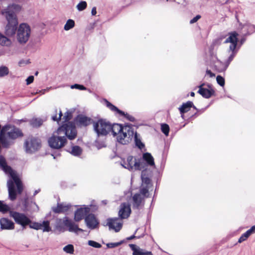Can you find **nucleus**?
I'll return each mask as SVG.
<instances>
[{
  "instance_id": "obj_1",
  "label": "nucleus",
  "mask_w": 255,
  "mask_h": 255,
  "mask_svg": "<svg viewBox=\"0 0 255 255\" xmlns=\"http://www.w3.org/2000/svg\"><path fill=\"white\" fill-rule=\"evenodd\" d=\"M56 133L57 135H53L48 140L50 146L55 149L61 148L65 145L67 141L66 136L71 140L75 138L77 134L75 127L69 124L59 127Z\"/></svg>"
},
{
  "instance_id": "obj_2",
  "label": "nucleus",
  "mask_w": 255,
  "mask_h": 255,
  "mask_svg": "<svg viewBox=\"0 0 255 255\" xmlns=\"http://www.w3.org/2000/svg\"><path fill=\"white\" fill-rule=\"evenodd\" d=\"M0 168L5 173L8 174L12 179L7 181V185L9 198L11 201H13L16 198L14 183L16 184L18 194H21L23 190L22 183L16 173L7 165L6 160L2 156H0Z\"/></svg>"
},
{
  "instance_id": "obj_3",
  "label": "nucleus",
  "mask_w": 255,
  "mask_h": 255,
  "mask_svg": "<svg viewBox=\"0 0 255 255\" xmlns=\"http://www.w3.org/2000/svg\"><path fill=\"white\" fill-rule=\"evenodd\" d=\"M23 135L20 129L11 125H6L0 130V141L2 146L8 147L13 143V140Z\"/></svg>"
},
{
  "instance_id": "obj_4",
  "label": "nucleus",
  "mask_w": 255,
  "mask_h": 255,
  "mask_svg": "<svg viewBox=\"0 0 255 255\" xmlns=\"http://www.w3.org/2000/svg\"><path fill=\"white\" fill-rule=\"evenodd\" d=\"M134 131L129 126L123 127L115 124L113 125V135L116 136L117 141L122 144L129 143L133 138Z\"/></svg>"
},
{
  "instance_id": "obj_5",
  "label": "nucleus",
  "mask_w": 255,
  "mask_h": 255,
  "mask_svg": "<svg viewBox=\"0 0 255 255\" xmlns=\"http://www.w3.org/2000/svg\"><path fill=\"white\" fill-rule=\"evenodd\" d=\"M31 33L30 26L25 23L19 24L17 30L16 38L21 44H26L29 40Z\"/></svg>"
},
{
  "instance_id": "obj_6",
  "label": "nucleus",
  "mask_w": 255,
  "mask_h": 255,
  "mask_svg": "<svg viewBox=\"0 0 255 255\" xmlns=\"http://www.w3.org/2000/svg\"><path fill=\"white\" fill-rule=\"evenodd\" d=\"M238 34L236 32H233L230 34V36L228 38H227L225 41V43H231V44L229 47V52H231L228 61L227 62V64L225 67L223 68V70H225L227 68L229 64L232 61L233 58H234L236 51H235L236 47L237 46V42H238V38L237 36Z\"/></svg>"
},
{
  "instance_id": "obj_7",
  "label": "nucleus",
  "mask_w": 255,
  "mask_h": 255,
  "mask_svg": "<svg viewBox=\"0 0 255 255\" xmlns=\"http://www.w3.org/2000/svg\"><path fill=\"white\" fill-rule=\"evenodd\" d=\"M7 20V24L5 27L4 32L7 36H13L17 30L18 20L16 16L8 14L5 16Z\"/></svg>"
},
{
  "instance_id": "obj_8",
  "label": "nucleus",
  "mask_w": 255,
  "mask_h": 255,
  "mask_svg": "<svg viewBox=\"0 0 255 255\" xmlns=\"http://www.w3.org/2000/svg\"><path fill=\"white\" fill-rule=\"evenodd\" d=\"M94 130L98 136L105 135L110 131L113 133V125L104 120H100L93 125Z\"/></svg>"
},
{
  "instance_id": "obj_9",
  "label": "nucleus",
  "mask_w": 255,
  "mask_h": 255,
  "mask_svg": "<svg viewBox=\"0 0 255 255\" xmlns=\"http://www.w3.org/2000/svg\"><path fill=\"white\" fill-rule=\"evenodd\" d=\"M24 146L26 153H32L39 149L40 142L39 139L29 137L25 140Z\"/></svg>"
},
{
  "instance_id": "obj_10",
  "label": "nucleus",
  "mask_w": 255,
  "mask_h": 255,
  "mask_svg": "<svg viewBox=\"0 0 255 255\" xmlns=\"http://www.w3.org/2000/svg\"><path fill=\"white\" fill-rule=\"evenodd\" d=\"M10 215L17 224L23 227L26 226L31 223L30 220L23 214L10 211Z\"/></svg>"
},
{
  "instance_id": "obj_11",
  "label": "nucleus",
  "mask_w": 255,
  "mask_h": 255,
  "mask_svg": "<svg viewBox=\"0 0 255 255\" xmlns=\"http://www.w3.org/2000/svg\"><path fill=\"white\" fill-rule=\"evenodd\" d=\"M121 165L129 170H141L142 168L140 162L137 161L136 159L132 156H128L127 161L122 163Z\"/></svg>"
},
{
  "instance_id": "obj_12",
  "label": "nucleus",
  "mask_w": 255,
  "mask_h": 255,
  "mask_svg": "<svg viewBox=\"0 0 255 255\" xmlns=\"http://www.w3.org/2000/svg\"><path fill=\"white\" fill-rule=\"evenodd\" d=\"M29 227L36 230H41L43 232H49L51 231L49 221H43L41 223L34 222L29 225Z\"/></svg>"
},
{
  "instance_id": "obj_13",
  "label": "nucleus",
  "mask_w": 255,
  "mask_h": 255,
  "mask_svg": "<svg viewBox=\"0 0 255 255\" xmlns=\"http://www.w3.org/2000/svg\"><path fill=\"white\" fill-rule=\"evenodd\" d=\"M123 224V221L119 218H110L107 220V225L109 226L110 229H113L116 232L121 230Z\"/></svg>"
},
{
  "instance_id": "obj_14",
  "label": "nucleus",
  "mask_w": 255,
  "mask_h": 255,
  "mask_svg": "<svg viewBox=\"0 0 255 255\" xmlns=\"http://www.w3.org/2000/svg\"><path fill=\"white\" fill-rule=\"evenodd\" d=\"M85 222L87 227L91 230L98 228L99 224L95 216L92 214H89L85 217Z\"/></svg>"
},
{
  "instance_id": "obj_15",
  "label": "nucleus",
  "mask_w": 255,
  "mask_h": 255,
  "mask_svg": "<svg viewBox=\"0 0 255 255\" xmlns=\"http://www.w3.org/2000/svg\"><path fill=\"white\" fill-rule=\"evenodd\" d=\"M63 223L65 226L68 228V231L70 232L78 234V232L84 231L83 229L79 228L77 224L67 217H65L63 219Z\"/></svg>"
},
{
  "instance_id": "obj_16",
  "label": "nucleus",
  "mask_w": 255,
  "mask_h": 255,
  "mask_svg": "<svg viewBox=\"0 0 255 255\" xmlns=\"http://www.w3.org/2000/svg\"><path fill=\"white\" fill-rule=\"evenodd\" d=\"M205 86L204 84L199 86V90L198 93L202 95L205 98H209L214 93V90L212 88L211 86L207 85L208 88L204 87Z\"/></svg>"
},
{
  "instance_id": "obj_17",
  "label": "nucleus",
  "mask_w": 255,
  "mask_h": 255,
  "mask_svg": "<svg viewBox=\"0 0 255 255\" xmlns=\"http://www.w3.org/2000/svg\"><path fill=\"white\" fill-rule=\"evenodd\" d=\"M131 213L130 205L128 203H124L120 206V209L119 211V215L122 219H126L129 217Z\"/></svg>"
},
{
  "instance_id": "obj_18",
  "label": "nucleus",
  "mask_w": 255,
  "mask_h": 255,
  "mask_svg": "<svg viewBox=\"0 0 255 255\" xmlns=\"http://www.w3.org/2000/svg\"><path fill=\"white\" fill-rule=\"evenodd\" d=\"M21 9V6L18 4H13L9 5L6 9L2 10L1 13L5 16H7L8 14L16 16V13L19 11Z\"/></svg>"
},
{
  "instance_id": "obj_19",
  "label": "nucleus",
  "mask_w": 255,
  "mask_h": 255,
  "mask_svg": "<svg viewBox=\"0 0 255 255\" xmlns=\"http://www.w3.org/2000/svg\"><path fill=\"white\" fill-rule=\"evenodd\" d=\"M89 212L90 208L88 207L81 208L77 209L75 212L74 220L76 222L81 221Z\"/></svg>"
},
{
  "instance_id": "obj_20",
  "label": "nucleus",
  "mask_w": 255,
  "mask_h": 255,
  "mask_svg": "<svg viewBox=\"0 0 255 255\" xmlns=\"http://www.w3.org/2000/svg\"><path fill=\"white\" fill-rule=\"evenodd\" d=\"M0 225L1 230H12L14 228V223L5 218L0 219Z\"/></svg>"
},
{
  "instance_id": "obj_21",
  "label": "nucleus",
  "mask_w": 255,
  "mask_h": 255,
  "mask_svg": "<svg viewBox=\"0 0 255 255\" xmlns=\"http://www.w3.org/2000/svg\"><path fill=\"white\" fill-rule=\"evenodd\" d=\"M75 122L79 126L86 127L91 123V119L83 115H79L76 118Z\"/></svg>"
},
{
  "instance_id": "obj_22",
  "label": "nucleus",
  "mask_w": 255,
  "mask_h": 255,
  "mask_svg": "<svg viewBox=\"0 0 255 255\" xmlns=\"http://www.w3.org/2000/svg\"><path fill=\"white\" fill-rule=\"evenodd\" d=\"M70 205L69 204L62 203L58 204L56 207H52V211L55 213L65 212L69 210Z\"/></svg>"
},
{
  "instance_id": "obj_23",
  "label": "nucleus",
  "mask_w": 255,
  "mask_h": 255,
  "mask_svg": "<svg viewBox=\"0 0 255 255\" xmlns=\"http://www.w3.org/2000/svg\"><path fill=\"white\" fill-rule=\"evenodd\" d=\"M194 106L192 102L188 101L185 103H183L182 106L179 108V110L180 113L182 115L187 112H188L191 108Z\"/></svg>"
},
{
  "instance_id": "obj_24",
  "label": "nucleus",
  "mask_w": 255,
  "mask_h": 255,
  "mask_svg": "<svg viewBox=\"0 0 255 255\" xmlns=\"http://www.w3.org/2000/svg\"><path fill=\"white\" fill-rule=\"evenodd\" d=\"M104 102L106 106L116 114H118L119 115H125V113L123 111L119 110L117 107L113 105L107 100H104Z\"/></svg>"
},
{
  "instance_id": "obj_25",
  "label": "nucleus",
  "mask_w": 255,
  "mask_h": 255,
  "mask_svg": "<svg viewBox=\"0 0 255 255\" xmlns=\"http://www.w3.org/2000/svg\"><path fill=\"white\" fill-rule=\"evenodd\" d=\"M143 159L150 166L154 165V158L151 154L148 152H146L143 154Z\"/></svg>"
},
{
  "instance_id": "obj_26",
  "label": "nucleus",
  "mask_w": 255,
  "mask_h": 255,
  "mask_svg": "<svg viewBox=\"0 0 255 255\" xmlns=\"http://www.w3.org/2000/svg\"><path fill=\"white\" fill-rule=\"evenodd\" d=\"M133 206L134 208H138L141 204L143 198L140 194H135L133 196Z\"/></svg>"
},
{
  "instance_id": "obj_27",
  "label": "nucleus",
  "mask_w": 255,
  "mask_h": 255,
  "mask_svg": "<svg viewBox=\"0 0 255 255\" xmlns=\"http://www.w3.org/2000/svg\"><path fill=\"white\" fill-rule=\"evenodd\" d=\"M44 122L41 118H33L30 121V125L34 128H37L41 126Z\"/></svg>"
},
{
  "instance_id": "obj_28",
  "label": "nucleus",
  "mask_w": 255,
  "mask_h": 255,
  "mask_svg": "<svg viewBox=\"0 0 255 255\" xmlns=\"http://www.w3.org/2000/svg\"><path fill=\"white\" fill-rule=\"evenodd\" d=\"M0 44L2 46H9L11 44V40L0 33Z\"/></svg>"
},
{
  "instance_id": "obj_29",
  "label": "nucleus",
  "mask_w": 255,
  "mask_h": 255,
  "mask_svg": "<svg viewBox=\"0 0 255 255\" xmlns=\"http://www.w3.org/2000/svg\"><path fill=\"white\" fill-rule=\"evenodd\" d=\"M129 246L133 251L132 255H142V249L134 244H129Z\"/></svg>"
},
{
  "instance_id": "obj_30",
  "label": "nucleus",
  "mask_w": 255,
  "mask_h": 255,
  "mask_svg": "<svg viewBox=\"0 0 255 255\" xmlns=\"http://www.w3.org/2000/svg\"><path fill=\"white\" fill-rule=\"evenodd\" d=\"M11 208L7 204H5L3 201L0 200V212L4 214L8 212H10Z\"/></svg>"
},
{
  "instance_id": "obj_31",
  "label": "nucleus",
  "mask_w": 255,
  "mask_h": 255,
  "mask_svg": "<svg viewBox=\"0 0 255 255\" xmlns=\"http://www.w3.org/2000/svg\"><path fill=\"white\" fill-rule=\"evenodd\" d=\"M9 70L8 68L4 65L0 66V77H3L9 74Z\"/></svg>"
},
{
  "instance_id": "obj_32",
  "label": "nucleus",
  "mask_w": 255,
  "mask_h": 255,
  "mask_svg": "<svg viewBox=\"0 0 255 255\" xmlns=\"http://www.w3.org/2000/svg\"><path fill=\"white\" fill-rule=\"evenodd\" d=\"M75 26V22L73 20L69 19H68L66 23H65L64 29V30L68 31L73 27H74Z\"/></svg>"
},
{
  "instance_id": "obj_33",
  "label": "nucleus",
  "mask_w": 255,
  "mask_h": 255,
  "mask_svg": "<svg viewBox=\"0 0 255 255\" xmlns=\"http://www.w3.org/2000/svg\"><path fill=\"white\" fill-rule=\"evenodd\" d=\"M71 154L74 156H78L82 153V149L78 146H74L72 147Z\"/></svg>"
},
{
  "instance_id": "obj_34",
  "label": "nucleus",
  "mask_w": 255,
  "mask_h": 255,
  "mask_svg": "<svg viewBox=\"0 0 255 255\" xmlns=\"http://www.w3.org/2000/svg\"><path fill=\"white\" fill-rule=\"evenodd\" d=\"M133 137L134 138V140L135 142L136 145L139 148L142 149L144 146V145L142 143L141 140L139 139H138L136 133H134Z\"/></svg>"
},
{
  "instance_id": "obj_35",
  "label": "nucleus",
  "mask_w": 255,
  "mask_h": 255,
  "mask_svg": "<svg viewBox=\"0 0 255 255\" xmlns=\"http://www.w3.org/2000/svg\"><path fill=\"white\" fill-rule=\"evenodd\" d=\"M63 251L67 254H73L74 252V247L72 245H68L63 248Z\"/></svg>"
},
{
  "instance_id": "obj_36",
  "label": "nucleus",
  "mask_w": 255,
  "mask_h": 255,
  "mask_svg": "<svg viewBox=\"0 0 255 255\" xmlns=\"http://www.w3.org/2000/svg\"><path fill=\"white\" fill-rule=\"evenodd\" d=\"M87 2L85 1H81L77 5L76 7L79 11H82L87 7Z\"/></svg>"
},
{
  "instance_id": "obj_37",
  "label": "nucleus",
  "mask_w": 255,
  "mask_h": 255,
  "mask_svg": "<svg viewBox=\"0 0 255 255\" xmlns=\"http://www.w3.org/2000/svg\"><path fill=\"white\" fill-rule=\"evenodd\" d=\"M162 132L166 136L168 135L169 131V127L168 125L166 124H162L161 126Z\"/></svg>"
},
{
  "instance_id": "obj_38",
  "label": "nucleus",
  "mask_w": 255,
  "mask_h": 255,
  "mask_svg": "<svg viewBox=\"0 0 255 255\" xmlns=\"http://www.w3.org/2000/svg\"><path fill=\"white\" fill-rule=\"evenodd\" d=\"M250 235H251L249 233V232L248 231H247L246 233L243 234L241 236V237L239 238V239L238 240V242L241 243L243 242V241H246Z\"/></svg>"
},
{
  "instance_id": "obj_39",
  "label": "nucleus",
  "mask_w": 255,
  "mask_h": 255,
  "mask_svg": "<svg viewBox=\"0 0 255 255\" xmlns=\"http://www.w3.org/2000/svg\"><path fill=\"white\" fill-rule=\"evenodd\" d=\"M123 241H120V242H117V243H107L106 244V246L108 248H114L119 246L122 244H123Z\"/></svg>"
},
{
  "instance_id": "obj_40",
  "label": "nucleus",
  "mask_w": 255,
  "mask_h": 255,
  "mask_svg": "<svg viewBox=\"0 0 255 255\" xmlns=\"http://www.w3.org/2000/svg\"><path fill=\"white\" fill-rule=\"evenodd\" d=\"M88 244V245L95 248H100L102 247L100 244L92 240L89 241Z\"/></svg>"
},
{
  "instance_id": "obj_41",
  "label": "nucleus",
  "mask_w": 255,
  "mask_h": 255,
  "mask_svg": "<svg viewBox=\"0 0 255 255\" xmlns=\"http://www.w3.org/2000/svg\"><path fill=\"white\" fill-rule=\"evenodd\" d=\"M216 80H217V82L218 84L219 85H220L221 86L223 87V86H224V85H225V80L223 78V77H222L221 76L218 75V76H217Z\"/></svg>"
},
{
  "instance_id": "obj_42",
  "label": "nucleus",
  "mask_w": 255,
  "mask_h": 255,
  "mask_svg": "<svg viewBox=\"0 0 255 255\" xmlns=\"http://www.w3.org/2000/svg\"><path fill=\"white\" fill-rule=\"evenodd\" d=\"M71 89H77L81 90H85L86 88L83 85H79V84H74L71 86Z\"/></svg>"
},
{
  "instance_id": "obj_43",
  "label": "nucleus",
  "mask_w": 255,
  "mask_h": 255,
  "mask_svg": "<svg viewBox=\"0 0 255 255\" xmlns=\"http://www.w3.org/2000/svg\"><path fill=\"white\" fill-rule=\"evenodd\" d=\"M141 179L142 182L145 183L146 184H147V185L150 183V179L144 176V175L143 174V172H142L141 173Z\"/></svg>"
},
{
  "instance_id": "obj_44",
  "label": "nucleus",
  "mask_w": 255,
  "mask_h": 255,
  "mask_svg": "<svg viewBox=\"0 0 255 255\" xmlns=\"http://www.w3.org/2000/svg\"><path fill=\"white\" fill-rule=\"evenodd\" d=\"M72 117V113L69 111H67L63 117V119L65 122L68 121L71 119Z\"/></svg>"
},
{
  "instance_id": "obj_45",
  "label": "nucleus",
  "mask_w": 255,
  "mask_h": 255,
  "mask_svg": "<svg viewBox=\"0 0 255 255\" xmlns=\"http://www.w3.org/2000/svg\"><path fill=\"white\" fill-rule=\"evenodd\" d=\"M121 116H124L128 120L130 121V122H133L135 120V119L132 116L126 113H125V115H120Z\"/></svg>"
},
{
  "instance_id": "obj_46",
  "label": "nucleus",
  "mask_w": 255,
  "mask_h": 255,
  "mask_svg": "<svg viewBox=\"0 0 255 255\" xmlns=\"http://www.w3.org/2000/svg\"><path fill=\"white\" fill-rule=\"evenodd\" d=\"M148 192V189L147 187H143L140 189V194L144 196H146V194Z\"/></svg>"
},
{
  "instance_id": "obj_47",
  "label": "nucleus",
  "mask_w": 255,
  "mask_h": 255,
  "mask_svg": "<svg viewBox=\"0 0 255 255\" xmlns=\"http://www.w3.org/2000/svg\"><path fill=\"white\" fill-rule=\"evenodd\" d=\"M62 116V112L61 111L59 112V117H57V116H53L52 117V119L54 121H58L60 120L61 118V117Z\"/></svg>"
},
{
  "instance_id": "obj_48",
  "label": "nucleus",
  "mask_w": 255,
  "mask_h": 255,
  "mask_svg": "<svg viewBox=\"0 0 255 255\" xmlns=\"http://www.w3.org/2000/svg\"><path fill=\"white\" fill-rule=\"evenodd\" d=\"M33 80L34 77L33 76H29L26 80V84L29 85L30 84L32 83L33 82Z\"/></svg>"
},
{
  "instance_id": "obj_49",
  "label": "nucleus",
  "mask_w": 255,
  "mask_h": 255,
  "mask_svg": "<svg viewBox=\"0 0 255 255\" xmlns=\"http://www.w3.org/2000/svg\"><path fill=\"white\" fill-rule=\"evenodd\" d=\"M200 18H201V16L200 15H197L190 20V23L191 24L194 23L196 22Z\"/></svg>"
},
{
  "instance_id": "obj_50",
  "label": "nucleus",
  "mask_w": 255,
  "mask_h": 255,
  "mask_svg": "<svg viewBox=\"0 0 255 255\" xmlns=\"http://www.w3.org/2000/svg\"><path fill=\"white\" fill-rule=\"evenodd\" d=\"M142 255H153L152 253L149 251H146L142 249Z\"/></svg>"
},
{
  "instance_id": "obj_51",
  "label": "nucleus",
  "mask_w": 255,
  "mask_h": 255,
  "mask_svg": "<svg viewBox=\"0 0 255 255\" xmlns=\"http://www.w3.org/2000/svg\"><path fill=\"white\" fill-rule=\"evenodd\" d=\"M251 235L254 233H255V225L253 226L251 229L247 231Z\"/></svg>"
},
{
  "instance_id": "obj_52",
  "label": "nucleus",
  "mask_w": 255,
  "mask_h": 255,
  "mask_svg": "<svg viewBox=\"0 0 255 255\" xmlns=\"http://www.w3.org/2000/svg\"><path fill=\"white\" fill-rule=\"evenodd\" d=\"M97 13L96 7H93L91 10V14L92 15H95Z\"/></svg>"
},
{
  "instance_id": "obj_53",
  "label": "nucleus",
  "mask_w": 255,
  "mask_h": 255,
  "mask_svg": "<svg viewBox=\"0 0 255 255\" xmlns=\"http://www.w3.org/2000/svg\"><path fill=\"white\" fill-rule=\"evenodd\" d=\"M206 73L207 74L209 75L210 77L215 76V75L210 70H207Z\"/></svg>"
},
{
  "instance_id": "obj_54",
  "label": "nucleus",
  "mask_w": 255,
  "mask_h": 255,
  "mask_svg": "<svg viewBox=\"0 0 255 255\" xmlns=\"http://www.w3.org/2000/svg\"><path fill=\"white\" fill-rule=\"evenodd\" d=\"M250 29H251L252 32L255 31V27L254 25H250L249 26Z\"/></svg>"
},
{
  "instance_id": "obj_55",
  "label": "nucleus",
  "mask_w": 255,
  "mask_h": 255,
  "mask_svg": "<svg viewBox=\"0 0 255 255\" xmlns=\"http://www.w3.org/2000/svg\"><path fill=\"white\" fill-rule=\"evenodd\" d=\"M135 238V236L133 235L127 238L128 240H130Z\"/></svg>"
},
{
  "instance_id": "obj_56",
  "label": "nucleus",
  "mask_w": 255,
  "mask_h": 255,
  "mask_svg": "<svg viewBox=\"0 0 255 255\" xmlns=\"http://www.w3.org/2000/svg\"><path fill=\"white\" fill-rule=\"evenodd\" d=\"M190 95H191V96H192V97H194V96H195V93H194V92H191V93H190Z\"/></svg>"
},
{
  "instance_id": "obj_57",
  "label": "nucleus",
  "mask_w": 255,
  "mask_h": 255,
  "mask_svg": "<svg viewBox=\"0 0 255 255\" xmlns=\"http://www.w3.org/2000/svg\"><path fill=\"white\" fill-rule=\"evenodd\" d=\"M38 193V191H35V193H34V195H35L36 194H37Z\"/></svg>"
},
{
  "instance_id": "obj_58",
  "label": "nucleus",
  "mask_w": 255,
  "mask_h": 255,
  "mask_svg": "<svg viewBox=\"0 0 255 255\" xmlns=\"http://www.w3.org/2000/svg\"><path fill=\"white\" fill-rule=\"evenodd\" d=\"M38 73V72H36L35 73V75H37Z\"/></svg>"
}]
</instances>
